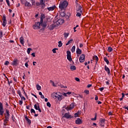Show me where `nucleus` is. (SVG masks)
<instances>
[{
    "instance_id": "f704fd0d",
    "label": "nucleus",
    "mask_w": 128,
    "mask_h": 128,
    "mask_svg": "<svg viewBox=\"0 0 128 128\" xmlns=\"http://www.w3.org/2000/svg\"><path fill=\"white\" fill-rule=\"evenodd\" d=\"M17 94L20 96H22V92H20V90H17Z\"/></svg>"
},
{
    "instance_id": "72a5a7b5",
    "label": "nucleus",
    "mask_w": 128,
    "mask_h": 128,
    "mask_svg": "<svg viewBox=\"0 0 128 128\" xmlns=\"http://www.w3.org/2000/svg\"><path fill=\"white\" fill-rule=\"evenodd\" d=\"M60 15L61 16H65L66 12H60Z\"/></svg>"
},
{
    "instance_id": "49530a36",
    "label": "nucleus",
    "mask_w": 128,
    "mask_h": 128,
    "mask_svg": "<svg viewBox=\"0 0 128 128\" xmlns=\"http://www.w3.org/2000/svg\"><path fill=\"white\" fill-rule=\"evenodd\" d=\"M76 16H82V14L80 13L79 12H78Z\"/></svg>"
},
{
    "instance_id": "5fc2aeb1",
    "label": "nucleus",
    "mask_w": 128,
    "mask_h": 128,
    "mask_svg": "<svg viewBox=\"0 0 128 128\" xmlns=\"http://www.w3.org/2000/svg\"><path fill=\"white\" fill-rule=\"evenodd\" d=\"M36 6H40V2H36Z\"/></svg>"
},
{
    "instance_id": "9b49d317",
    "label": "nucleus",
    "mask_w": 128,
    "mask_h": 128,
    "mask_svg": "<svg viewBox=\"0 0 128 128\" xmlns=\"http://www.w3.org/2000/svg\"><path fill=\"white\" fill-rule=\"evenodd\" d=\"M34 108L35 110H38L40 112H42V110H40V106L38 105V104H35L34 105Z\"/></svg>"
},
{
    "instance_id": "6e6d98bb",
    "label": "nucleus",
    "mask_w": 128,
    "mask_h": 128,
    "mask_svg": "<svg viewBox=\"0 0 128 128\" xmlns=\"http://www.w3.org/2000/svg\"><path fill=\"white\" fill-rule=\"evenodd\" d=\"M8 64H10V62H8V61H6L4 64L6 66H8Z\"/></svg>"
},
{
    "instance_id": "4be33fe9",
    "label": "nucleus",
    "mask_w": 128,
    "mask_h": 128,
    "mask_svg": "<svg viewBox=\"0 0 128 128\" xmlns=\"http://www.w3.org/2000/svg\"><path fill=\"white\" fill-rule=\"evenodd\" d=\"M12 65L16 66H18V59H14L12 62Z\"/></svg>"
},
{
    "instance_id": "20e7f679",
    "label": "nucleus",
    "mask_w": 128,
    "mask_h": 128,
    "mask_svg": "<svg viewBox=\"0 0 128 128\" xmlns=\"http://www.w3.org/2000/svg\"><path fill=\"white\" fill-rule=\"evenodd\" d=\"M20 2L22 4H24L25 6H32V4L26 0H20Z\"/></svg>"
},
{
    "instance_id": "dca6fc26",
    "label": "nucleus",
    "mask_w": 128,
    "mask_h": 128,
    "mask_svg": "<svg viewBox=\"0 0 128 128\" xmlns=\"http://www.w3.org/2000/svg\"><path fill=\"white\" fill-rule=\"evenodd\" d=\"M20 42L21 44H22V46L24 44V37L22 36L20 38Z\"/></svg>"
},
{
    "instance_id": "58836bf2",
    "label": "nucleus",
    "mask_w": 128,
    "mask_h": 128,
    "mask_svg": "<svg viewBox=\"0 0 128 128\" xmlns=\"http://www.w3.org/2000/svg\"><path fill=\"white\" fill-rule=\"evenodd\" d=\"M32 6H36V1L34 0H30Z\"/></svg>"
},
{
    "instance_id": "4468645a",
    "label": "nucleus",
    "mask_w": 128,
    "mask_h": 128,
    "mask_svg": "<svg viewBox=\"0 0 128 128\" xmlns=\"http://www.w3.org/2000/svg\"><path fill=\"white\" fill-rule=\"evenodd\" d=\"M56 26L54 24H52L51 25L49 26H48V28L50 30H52L54 28H56Z\"/></svg>"
},
{
    "instance_id": "393cba45",
    "label": "nucleus",
    "mask_w": 128,
    "mask_h": 128,
    "mask_svg": "<svg viewBox=\"0 0 128 128\" xmlns=\"http://www.w3.org/2000/svg\"><path fill=\"white\" fill-rule=\"evenodd\" d=\"M25 119L26 120L28 124H32V121L30 120L28 118V116H26Z\"/></svg>"
},
{
    "instance_id": "de8ad7c7",
    "label": "nucleus",
    "mask_w": 128,
    "mask_h": 128,
    "mask_svg": "<svg viewBox=\"0 0 128 128\" xmlns=\"http://www.w3.org/2000/svg\"><path fill=\"white\" fill-rule=\"evenodd\" d=\"M56 48H54L52 50V52H53V53L54 54H56Z\"/></svg>"
},
{
    "instance_id": "412c9836",
    "label": "nucleus",
    "mask_w": 128,
    "mask_h": 128,
    "mask_svg": "<svg viewBox=\"0 0 128 128\" xmlns=\"http://www.w3.org/2000/svg\"><path fill=\"white\" fill-rule=\"evenodd\" d=\"M46 18V16L44 15V14H42L40 16V22L41 24H42L44 22V18Z\"/></svg>"
},
{
    "instance_id": "603ef678",
    "label": "nucleus",
    "mask_w": 128,
    "mask_h": 128,
    "mask_svg": "<svg viewBox=\"0 0 128 128\" xmlns=\"http://www.w3.org/2000/svg\"><path fill=\"white\" fill-rule=\"evenodd\" d=\"M62 96H68L67 95L66 93H62Z\"/></svg>"
},
{
    "instance_id": "f3484780",
    "label": "nucleus",
    "mask_w": 128,
    "mask_h": 128,
    "mask_svg": "<svg viewBox=\"0 0 128 128\" xmlns=\"http://www.w3.org/2000/svg\"><path fill=\"white\" fill-rule=\"evenodd\" d=\"M64 118H72V116L71 115H70V113H65Z\"/></svg>"
},
{
    "instance_id": "423d86ee",
    "label": "nucleus",
    "mask_w": 128,
    "mask_h": 128,
    "mask_svg": "<svg viewBox=\"0 0 128 128\" xmlns=\"http://www.w3.org/2000/svg\"><path fill=\"white\" fill-rule=\"evenodd\" d=\"M67 60H69V62L72 61V54H70V51H67Z\"/></svg>"
},
{
    "instance_id": "f8f14e48",
    "label": "nucleus",
    "mask_w": 128,
    "mask_h": 128,
    "mask_svg": "<svg viewBox=\"0 0 128 128\" xmlns=\"http://www.w3.org/2000/svg\"><path fill=\"white\" fill-rule=\"evenodd\" d=\"M82 124V121L80 118H78L77 120H76V124Z\"/></svg>"
},
{
    "instance_id": "c85d7f7f",
    "label": "nucleus",
    "mask_w": 128,
    "mask_h": 128,
    "mask_svg": "<svg viewBox=\"0 0 128 128\" xmlns=\"http://www.w3.org/2000/svg\"><path fill=\"white\" fill-rule=\"evenodd\" d=\"M70 70H76V66H70Z\"/></svg>"
},
{
    "instance_id": "3c124183",
    "label": "nucleus",
    "mask_w": 128,
    "mask_h": 128,
    "mask_svg": "<svg viewBox=\"0 0 128 128\" xmlns=\"http://www.w3.org/2000/svg\"><path fill=\"white\" fill-rule=\"evenodd\" d=\"M84 92L87 94H90V91L88 90H85Z\"/></svg>"
},
{
    "instance_id": "1a4fd4ad",
    "label": "nucleus",
    "mask_w": 128,
    "mask_h": 128,
    "mask_svg": "<svg viewBox=\"0 0 128 128\" xmlns=\"http://www.w3.org/2000/svg\"><path fill=\"white\" fill-rule=\"evenodd\" d=\"M64 22V20L60 18L56 22V24L57 26H60V24H62Z\"/></svg>"
},
{
    "instance_id": "a19ab883",
    "label": "nucleus",
    "mask_w": 128,
    "mask_h": 128,
    "mask_svg": "<svg viewBox=\"0 0 128 128\" xmlns=\"http://www.w3.org/2000/svg\"><path fill=\"white\" fill-rule=\"evenodd\" d=\"M6 2L7 3L8 6H10V0H6Z\"/></svg>"
},
{
    "instance_id": "39448f33",
    "label": "nucleus",
    "mask_w": 128,
    "mask_h": 128,
    "mask_svg": "<svg viewBox=\"0 0 128 128\" xmlns=\"http://www.w3.org/2000/svg\"><path fill=\"white\" fill-rule=\"evenodd\" d=\"M4 106L2 103L0 102V116H4Z\"/></svg>"
},
{
    "instance_id": "680f3d73",
    "label": "nucleus",
    "mask_w": 128,
    "mask_h": 128,
    "mask_svg": "<svg viewBox=\"0 0 128 128\" xmlns=\"http://www.w3.org/2000/svg\"><path fill=\"white\" fill-rule=\"evenodd\" d=\"M66 94L67 95L70 96V94H72V92H68Z\"/></svg>"
},
{
    "instance_id": "ddd939ff",
    "label": "nucleus",
    "mask_w": 128,
    "mask_h": 128,
    "mask_svg": "<svg viewBox=\"0 0 128 128\" xmlns=\"http://www.w3.org/2000/svg\"><path fill=\"white\" fill-rule=\"evenodd\" d=\"M10 110H6V114H5V118H10Z\"/></svg>"
},
{
    "instance_id": "c756f323",
    "label": "nucleus",
    "mask_w": 128,
    "mask_h": 128,
    "mask_svg": "<svg viewBox=\"0 0 128 128\" xmlns=\"http://www.w3.org/2000/svg\"><path fill=\"white\" fill-rule=\"evenodd\" d=\"M71 51L72 52H76V46H74L72 47Z\"/></svg>"
},
{
    "instance_id": "c9c22d12",
    "label": "nucleus",
    "mask_w": 128,
    "mask_h": 128,
    "mask_svg": "<svg viewBox=\"0 0 128 128\" xmlns=\"http://www.w3.org/2000/svg\"><path fill=\"white\" fill-rule=\"evenodd\" d=\"M68 34H70L69 33H64V38H68Z\"/></svg>"
},
{
    "instance_id": "bf43d9fd",
    "label": "nucleus",
    "mask_w": 128,
    "mask_h": 128,
    "mask_svg": "<svg viewBox=\"0 0 128 128\" xmlns=\"http://www.w3.org/2000/svg\"><path fill=\"white\" fill-rule=\"evenodd\" d=\"M74 116L75 118H78V113H76L74 114Z\"/></svg>"
},
{
    "instance_id": "b1692460",
    "label": "nucleus",
    "mask_w": 128,
    "mask_h": 128,
    "mask_svg": "<svg viewBox=\"0 0 128 128\" xmlns=\"http://www.w3.org/2000/svg\"><path fill=\"white\" fill-rule=\"evenodd\" d=\"M10 118H5V119L4 120V126H6L8 124V120Z\"/></svg>"
},
{
    "instance_id": "774afa93",
    "label": "nucleus",
    "mask_w": 128,
    "mask_h": 128,
    "mask_svg": "<svg viewBox=\"0 0 128 128\" xmlns=\"http://www.w3.org/2000/svg\"><path fill=\"white\" fill-rule=\"evenodd\" d=\"M122 98H124V92H122Z\"/></svg>"
},
{
    "instance_id": "864d4df0",
    "label": "nucleus",
    "mask_w": 128,
    "mask_h": 128,
    "mask_svg": "<svg viewBox=\"0 0 128 128\" xmlns=\"http://www.w3.org/2000/svg\"><path fill=\"white\" fill-rule=\"evenodd\" d=\"M31 54H32V56L33 58H36V53L33 52Z\"/></svg>"
},
{
    "instance_id": "c03bdc74",
    "label": "nucleus",
    "mask_w": 128,
    "mask_h": 128,
    "mask_svg": "<svg viewBox=\"0 0 128 128\" xmlns=\"http://www.w3.org/2000/svg\"><path fill=\"white\" fill-rule=\"evenodd\" d=\"M46 106H48V108H50V106H51V104H50V102H48L47 103H46Z\"/></svg>"
},
{
    "instance_id": "473e14b6",
    "label": "nucleus",
    "mask_w": 128,
    "mask_h": 128,
    "mask_svg": "<svg viewBox=\"0 0 128 128\" xmlns=\"http://www.w3.org/2000/svg\"><path fill=\"white\" fill-rule=\"evenodd\" d=\"M22 90L24 92V94L25 96H26V98H28V95H26V91H24V88H22Z\"/></svg>"
},
{
    "instance_id": "4c0bfd02",
    "label": "nucleus",
    "mask_w": 128,
    "mask_h": 128,
    "mask_svg": "<svg viewBox=\"0 0 128 128\" xmlns=\"http://www.w3.org/2000/svg\"><path fill=\"white\" fill-rule=\"evenodd\" d=\"M96 116H97V115H96V114L94 118H91V120H96Z\"/></svg>"
},
{
    "instance_id": "09e8293b",
    "label": "nucleus",
    "mask_w": 128,
    "mask_h": 128,
    "mask_svg": "<svg viewBox=\"0 0 128 128\" xmlns=\"http://www.w3.org/2000/svg\"><path fill=\"white\" fill-rule=\"evenodd\" d=\"M20 98H21V100H26V98H24V96H23L22 95Z\"/></svg>"
},
{
    "instance_id": "8fccbe9b",
    "label": "nucleus",
    "mask_w": 128,
    "mask_h": 128,
    "mask_svg": "<svg viewBox=\"0 0 128 128\" xmlns=\"http://www.w3.org/2000/svg\"><path fill=\"white\" fill-rule=\"evenodd\" d=\"M40 5L44 4V0H40Z\"/></svg>"
},
{
    "instance_id": "ea45409f",
    "label": "nucleus",
    "mask_w": 128,
    "mask_h": 128,
    "mask_svg": "<svg viewBox=\"0 0 128 128\" xmlns=\"http://www.w3.org/2000/svg\"><path fill=\"white\" fill-rule=\"evenodd\" d=\"M30 112H31V114H36V111L33 108H32L30 110Z\"/></svg>"
},
{
    "instance_id": "69168bd1",
    "label": "nucleus",
    "mask_w": 128,
    "mask_h": 128,
    "mask_svg": "<svg viewBox=\"0 0 128 128\" xmlns=\"http://www.w3.org/2000/svg\"><path fill=\"white\" fill-rule=\"evenodd\" d=\"M60 88H66L68 87L66 86H64L62 85H61Z\"/></svg>"
},
{
    "instance_id": "79ce46f5",
    "label": "nucleus",
    "mask_w": 128,
    "mask_h": 128,
    "mask_svg": "<svg viewBox=\"0 0 128 128\" xmlns=\"http://www.w3.org/2000/svg\"><path fill=\"white\" fill-rule=\"evenodd\" d=\"M41 8L44 9V8H46V4H42L41 5Z\"/></svg>"
},
{
    "instance_id": "7c9ffc66",
    "label": "nucleus",
    "mask_w": 128,
    "mask_h": 128,
    "mask_svg": "<svg viewBox=\"0 0 128 128\" xmlns=\"http://www.w3.org/2000/svg\"><path fill=\"white\" fill-rule=\"evenodd\" d=\"M58 46L59 48H62V42L61 41H60L58 42Z\"/></svg>"
},
{
    "instance_id": "37998d69",
    "label": "nucleus",
    "mask_w": 128,
    "mask_h": 128,
    "mask_svg": "<svg viewBox=\"0 0 128 128\" xmlns=\"http://www.w3.org/2000/svg\"><path fill=\"white\" fill-rule=\"evenodd\" d=\"M50 82H51V84H52L53 86H56V84H54V81L50 80Z\"/></svg>"
},
{
    "instance_id": "0eeeda50",
    "label": "nucleus",
    "mask_w": 128,
    "mask_h": 128,
    "mask_svg": "<svg viewBox=\"0 0 128 128\" xmlns=\"http://www.w3.org/2000/svg\"><path fill=\"white\" fill-rule=\"evenodd\" d=\"M85 60H86V56H84V54H81L79 58L80 62H84Z\"/></svg>"
},
{
    "instance_id": "338daca9",
    "label": "nucleus",
    "mask_w": 128,
    "mask_h": 128,
    "mask_svg": "<svg viewBox=\"0 0 128 128\" xmlns=\"http://www.w3.org/2000/svg\"><path fill=\"white\" fill-rule=\"evenodd\" d=\"M75 80H76V82H80V78H75Z\"/></svg>"
},
{
    "instance_id": "7ed1b4c3",
    "label": "nucleus",
    "mask_w": 128,
    "mask_h": 128,
    "mask_svg": "<svg viewBox=\"0 0 128 128\" xmlns=\"http://www.w3.org/2000/svg\"><path fill=\"white\" fill-rule=\"evenodd\" d=\"M40 26H42L43 28H46V24H44L41 23L40 22H36L35 24L33 26V28L34 30H38V28H40Z\"/></svg>"
},
{
    "instance_id": "bb28decb",
    "label": "nucleus",
    "mask_w": 128,
    "mask_h": 128,
    "mask_svg": "<svg viewBox=\"0 0 128 128\" xmlns=\"http://www.w3.org/2000/svg\"><path fill=\"white\" fill-rule=\"evenodd\" d=\"M36 86V89L38 90H42V86H40V84H37Z\"/></svg>"
},
{
    "instance_id": "052dcab7",
    "label": "nucleus",
    "mask_w": 128,
    "mask_h": 128,
    "mask_svg": "<svg viewBox=\"0 0 128 128\" xmlns=\"http://www.w3.org/2000/svg\"><path fill=\"white\" fill-rule=\"evenodd\" d=\"M124 108L125 110H128V106H124L123 107Z\"/></svg>"
},
{
    "instance_id": "cd10ccee",
    "label": "nucleus",
    "mask_w": 128,
    "mask_h": 128,
    "mask_svg": "<svg viewBox=\"0 0 128 128\" xmlns=\"http://www.w3.org/2000/svg\"><path fill=\"white\" fill-rule=\"evenodd\" d=\"M74 42V40L72 39L68 42L66 44V46H68V44H72Z\"/></svg>"
},
{
    "instance_id": "13d9d810",
    "label": "nucleus",
    "mask_w": 128,
    "mask_h": 128,
    "mask_svg": "<svg viewBox=\"0 0 128 128\" xmlns=\"http://www.w3.org/2000/svg\"><path fill=\"white\" fill-rule=\"evenodd\" d=\"M19 104H20V106H22V100H19Z\"/></svg>"
},
{
    "instance_id": "5701e85b",
    "label": "nucleus",
    "mask_w": 128,
    "mask_h": 128,
    "mask_svg": "<svg viewBox=\"0 0 128 128\" xmlns=\"http://www.w3.org/2000/svg\"><path fill=\"white\" fill-rule=\"evenodd\" d=\"M78 12H80V14H82V6L78 5Z\"/></svg>"
},
{
    "instance_id": "e2e57ef3",
    "label": "nucleus",
    "mask_w": 128,
    "mask_h": 128,
    "mask_svg": "<svg viewBox=\"0 0 128 128\" xmlns=\"http://www.w3.org/2000/svg\"><path fill=\"white\" fill-rule=\"evenodd\" d=\"M0 38H2V32H0Z\"/></svg>"
},
{
    "instance_id": "f03ea898",
    "label": "nucleus",
    "mask_w": 128,
    "mask_h": 128,
    "mask_svg": "<svg viewBox=\"0 0 128 128\" xmlns=\"http://www.w3.org/2000/svg\"><path fill=\"white\" fill-rule=\"evenodd\" d=\"M68 6V2L66 0L62 1L59 4V8L62 10L66 8V6Z\"/></svg>"
},
{
    "instance_id": "4d7b16f0",
    "label": "nucleus",
    "mask_w": 128,
    "mask_h": 128,
    "mask_svg": "<svg viewBox=\"0 0 128 128\" xmlns=\"http://www.w3.org/2000/svg\"><path fill=\"white\" fill-rule=\"evenodd\" d=\"M99 90H100V92H102V90H104V88L102 87V88H100Z\"/></svg>"
},
{
    "instance_id": "6e6552de",
    "label": "nucleus",
    "mask_w": 128,
    "mask_h": 128,
    "mask_svg": "<svg viewBox=\"0 0 128 128\" xmlns=\"http://www.w3.org/2000/svg\"><path fill=\"white\" fill-rule=\"evenodd\" d=\"M74 108V104L72 103L70 106H68L66 108V110H72V108Z\"/></svg>"
},
{
    "instance_id": "2f4dec72",
    "label": "nucleus",
    "mask_w": 128,
    "mask_h": 128,
    "mask_svg": "<svg viewBox=\"0 0 128 128\" xmlns=\"http://www.w3.org/2000/svg\"><path fill=\"white\" fill-rule=\"evenodd\" d=\"M108 52H112V47H108Z\"/></svg>"
},
{
    "instance_id": "e433bc0d",
    "label": "nucleus",
    "mask_w": 128,
    "mask_h": 128,
    "mask_svg": "<svg viewBox=\"0 0 128 128\" xmlns=\"http://www.w3.org/2000/svg\"><path fill=\"white\" fill-rule=\"evenodd\" d=\"M30 50H32V48H28L27 50V53L28 54H30Z\"/></svg>"
},
{
    "instance_id": "a211bd4d",
    "label": "nucleus",
    "mask_w": 128,
    "mask_h": 128,
    "mask_svg": "<svg viewBox=\"0 0 128 128\" xmlns=\"http://www.w3.org/2000/svg\"><path fill=\"white\" fill-rule=\"evenodd\" d=\"M92 58L94 60H96V64H98V56H92Z\"/></svg>"
},
{
    "instance_id": "9d476101",
    "label": "nucleus",
    "mask_w": 128,
    "mask_h": 128,
    "mask_svg": "<svg viewBox=\"0 0 128 128\" xmlns=\"http://www.w3.org/2000/svg\"><path fill=\"white\" fill-rule=\"evenodd\" d=\"M6 24H7L6 18L4 15L3 16V22L2 24V26L4 27V26H6Z\"/></svg>"
},
{
    "instance_id": "6ab92c4d",
    "label": "nucleus",
    "mask_w": 128,
    "mask_h": 128,
    "mask_svg": "<svg viewBox=\"0 0 128 128\" xmlns=\"http://www.w3.org/2000/svg\"><path fill=\"white\" fill-rule=\"evenodd\" d=\"M54 8H56V6H51V7H49V8H47V10H48L49 12H52V10H54Z\"/></svg>"
},
{
    "instance_id": "f257e3e1",
    "label": "nucleus",
    "mask_w": 128,
    "mask_h": 128,
    "mask_svg": "<svg viewBox=\"0 0 128 128\" xmlns=\"http://www.w3.org/2000/svg\"><path fill=\"white\" fill-rule=\"evenodd\" d=\"M52 96L53 98H55L56 100H58L59 102H60L62 100H63V98H64V96L62 94H60V92H57L56 93H53L52 94Z\"/></svg>"
},
{
    "instance_id": "aec40b11",
    "label": "nucleus",
    "mask_w": 128,
    "mask_h": 128,
    "mask_svg": "<svg viewBox=\"0 0 128 128\" xmlns=\"http://www.w3.org/2000/svg\"><path fill=\"white\" fill-rule=\"evenodd\" d=\"M76 54L78 56H80V54H82V50L80 49V48H78L76 49Z\"/></svg>"
},
{
    "instance_id": "a18cd8bd",
    "label": "nucleus",
    "mask_w": 128,
    "mask_h": 128,
    "mask_svg": "<svg viewBox=\"0 0 128 128\" xmlns=\"http://www.w3.org/2000/svg\"><path fill=\"white\" fill-rule=\"evenodd\" d=\"M105 121H106V120H104V119H102V120H100V124H104Z\"/></svg>"
},
{
    "instance_id": "0e129e2a",
    "label": "nucleus",
    "mask_w": 128,
    "mask_h": 128,
    "mask_svg": "<svg viewBox=\"0 0 128 128\" xmlns=\"http://www.w3.org/2000/svg\"><path fill=\"white\" fill-rule=\"evenodd\" d=\"M25 66H26V68H28V62L25 63Z\"/></svg>"
},
{
    "instance_id": "a878e982",
    "label": "nucleus",
    "mask_w": 128,
    "mask_h": 128,
    "mask_svg": "<svg viewBox=\"0 0 128 128\" xmlns=\"http://www.w3.org/2000/svg\"><path fill=\"white\" fill-rule=\"evenodd\" d=\"M104 60L107 64H110V61L108 60V58H106V57H104Z\"/></svg>"
},
{
    "instance_id": "2eb2a0df",
    "label": "nucleus",
    "mask_w": 128,
    "mask_h": 128,
    "mask_svg": "<svg viewBox=\"0 0 128 128\" xmlns=\"http://www.w3.org/2000/svg\"><path fill=\"white\" fill-rule=\"evenodd\" d=\"M104 70L108 74H110V68L106 66H104Z\"/></svg>"
}]
</instances>
